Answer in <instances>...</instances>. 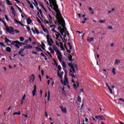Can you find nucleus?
I'll list each match as a JSON object with an SVG mask.
<instances>
[{
	"instance_id": "nucleus-29",
	"label": "nucleus",
	"mask_w": 124,
	"mask_h": 124,
	"mask_svg": "<svg viewBox=\"0 0 124 124\" xmlns=\"http://www.w3.org/2000/svg\"><path fill=\"white\" fill-rule=\"evenodd\" d=\"M25 48L26 49H31V48H32V46L31 45H28V46H25Z\"/></svg>"
},
{
	"instance_id": "nucleus-35",
	"label": "nucleus",
	"mask_w": 124,
	"mask_h": 124,
	"mask_svg": "<svg viewBox=\"0 0 124 124\" xmlns=\"http://www.w3.org/2000/svg\"><path fill=\"white\" fill-rule=\"evenodd\" d=\"M41 55L42 56V57H43L44 60H45L46 61L47 60V58H46V56H45V55H44V54L42 53H41Z\"/></svg>"
},
{
	"instance_id": "nucleus-54",
	"label": "nucleus",
	"mask_w": 124,
	"mask_h": 124,
	"mask_svg": "<svg viewBox=\"0 0 124 124\" xmlns=\"http://www.w3.org/2000/svg\"><path fill=\"white\" fill-rule=\"evenodd\" d=\"M119 100H120V101H121V102H123L124 103V100L123 98H120L119 99Z\"/></svg>"
},
{
	"instance_id": "nucleus-37",
	"label": "nucleus",
	"mask_w": 124,
	"mask_h": 124,
	"mask_svg": "<svg viewBox=\"0 0 124 124\" xmlns=\"http://www.w3.org/2000/svg\"><path fill=\"white\" fill-rule=\"evenodd\" d=\"M0 22H1L2 23H3L4 24V26H6V23L3 21V20H2V18H0Z\"/></svg>"
},
{
	"instance_id": "nucleus-1",
	"label": "nucleus",
	"mask_w": 124,
	"mask_h": 124,
	"mask_svg": "<svg viewBox=\"0 0 124 124\" xmlns=\"http://www.w3.org/2000/svg\"><path fill=\"white\" fill-rule=\"evenodd\" d=\"M50 5L51 7H53V9L56 12V15H55L54 12L51 10L50 8H48L49 10L52 12V14L54 16H56V18L58 22H56V25H58L59 27L58 29L61 32V34L56 35V36H54V38H55V43L57 46L58 47H60L62 50L63 49V46L62 45V40L63 42L65 43L67 41V39L69 38V33L66 31V28H65V22L62 17V15H61V12L58 9V6L56 3L55 0H49Z\"/></svg>"
},
{
	"instance_id": "nucleus-42",
	"label": "nucleus",
	"mask_w": 124,
	"mask_h": 124,
	"mask_svg": "<svg viewBox=\"0 0 124 124\" xmlns=\"http://www.w3.org/2000/svg\"><path fill=\"white\" fill-rule=\"evenodd\" d=\"M37 21L38 23L41 25H41H42V22H41V21H40V20H39V19L38 18H37Z\"/></svg>"
},
{
	"instance_id": "nucleus-32",
	"label": "nucleus",
	"mask_w": 124,
	"mask_h": 124,
	"mask_svg": "<svg viewBox=\"0 0 124 124\" xmlns=\"http://www.w3.org/2000/svg\"><path fill=\"white\" fill-rule=\"evenodd\" d=\"M35 49L37 52H40V51L42 52V50L38 47H36Z\"/></svg>"
},
{
	"instance_id": "nucleus-63",
	"label": "nucleus",
	"mask_w": 124,
	"mask_h": 124,
	"mask_svg": "<svg viewBox=\"0 0 124 124\" xmlns=\"http://www.w3.org/2000/svg\"><path fill=\"white\" fill-rule=\"evenodd\" d=\"M22 116H23V117H25V118H28V115H26L25 114H22Z\"/></svg>"
},
{
	"instance_id": "nucleus-7",
	"label": "nucleus",
	"mask_w": 124,
	"mask_h": 124,
	"mask_svg": "<svg viewBox=\"0 0 124 124\" xmlns=\"http://www.w3.org/2000/svg\"><path fill=\"white\" fill-rule=\"evenodd\" d=\"M46 39H47V44L49 45V46H53V44H54V41H53V39H52V38L51 37V36H50V35H46Z\"/></svg>"
},
{
	"instance_id": "nucleus-26",
	"label": "nucleus",
	"mask_w": 124,
	"mask_h": 124,
	"mask_svg": "<svg viewBox=\"0 0 124 124\" xmlns=\"http://www.w3.org/2000/svg\"><path fill=\"white\" fill-rule=\"evenodd\" d=\"M15 23H16L17 24H20V25H21V26H22L23 27H24V24H23L22 23H21V22L18 21V20H17V19H15Z\"/></svg>"
},
{
	"instance_id": "nucleus-62",
	"label": "nucleus",
	"mask_w": 124,
	"mask_h": 124,
	"mask_svg": "<svg viewBox=\"0 0 124 124\" xmlns=\"http://www.w3.org/2000/svg\"><path fill=\"white\" fill-rule=\"evenodd\" d=\"M27 30H28V31H31V28H30V27H28Z\"/></svg>"
},
{
	"instance_id": "nucleus-27",
	"label": "nucleus",
	"mask_w": 124,
	"mask_h": 124,
	"mask_svg": "<svg viewBox=\"0 0 124 124\" xmlns=\"http://www.w3.org/2000/svg\"><path fill=\"white\" fill-rule=\"evenodd\" d=\"M60 92H61V93H65L64 87L63 88L60 87Z\"/></svg>"
},
{
	"instance_id": "nucleus-30",
	"label": "nucleus",
	"mask_w": 124,
	"mask_h": 124,
	"mask_svg": "<svg viewBox=\"0 0 124 124\" xmlns=\"http://www.w3.org/2000/svg\"><path fill=\"white\" fill-rule=\"evenodd\" d=\"M51 93H50V91H48V95H47V100L49 101L50 100V95Z\"/></svg>"
},
{
	"instance_id": "nucleus-64",
	"label": "nucleus",
	"mask_w": 124,
	"mask_h": 124,
	"mask_svg": "<svg viewBox=\"0 0 124 124\" xmlns=\"http://www.w3.org/2000/svg\"><path fill=\"white\" fill-rule=\"evenodd\" d=\"M11 109H12V107H10L9 108H8V110H11Z\"/></svg>"
},
{
	"instance_id": "nucleus-17",
	"label": "nucleus",
	"mask_w": 124,
	"mask_h": 124,
	"mask_svg": "<svg viewBox=\"0 0 124 124\" xmlns=\"http://www.w3.org/2000/svg\"><path fill=\"white\" fill-rule=\"evenodd\" d=\"M48 50L52 54H55V49H54L53 47H48Z\"/></svg>"
},
{
	"instance_id": "nucleus-49",
	"label": "nucleus",
	"mask_w": 124,
	"mask_h": 124,
	"mask_svg": "<svg viewBox=\"0 0 124 124\" xmlns=\"http://www.w3.org/2000/svg\"><path fill=\"white\" fill-rule=\"evenodd\" d=\"M72 56L71 55H70L69 56V60L70 62H71V61H72Z\"/></svg>"
},
{
	"instance_id": "nucleus-58",
	"label": "nucleus",
	"mask_w": 124,
	"mask_h": 124,
	"mask_svg": "<svg viewBox=\"0 0 124 124\" xmlns=\"http://www.w3.org/2000/svg\"><path fill=\"white\" fill-rule=\"evenodd\" d=\"M32 54H34V55H37V52L35 51H32Z\"/></svg>"
},
{
	"instance_id": "nucleus-14",
	"label": "nucleus",
	"mask_w": 124,
	"mask_h": 124,
	"mask_svg": "<svg viewBox=\"0 0 124 124\" xmlns=\"http://www.w3.org/2000/svg\"><path fill=\"white\" fill-rule=\"evenodd\" d=\"M94 40V38L93 37H88L87 38V41L89 43H91V42H93Z\"/></svg>"
},
{
	"instance_id": "nucleus-61",
	"label": "nucleus",
	"mask_w": 124,
	"mask_h": 124,
	"mask_svg": "<svg viewBox=\"0 0 124 124\" xmlns=\"http://www.w3.org/2000/svg\"><path fill=\"white\" fill-rule=\"evenodd\" d=\"M50 80H48L47 81V85L49 86V85H50Z\"/></svg>"
},
{
	"instance_id": "nucleus-6",
	"label": "nucleus",
	"mask_w": 124,
	"mask_h": 124,
	"mask_svg": "<svg viewBox=\"0 0 124 124\" xmlns=\"http://www.w3.org/2000/svg\"><path fill=\"white\" fill-rule=\"evenodd\" d=\"M68 66H70V72L71 73H75V71L77 70L78 69V66L76 64H72V63H69Z\"/></svg>"
},
{
	"instance_id": "nucleus-20",
	"label": "nucleus",
	"mask_w": 124,
	"mask_h": 124,
	"mask_svg": "<svg viewBox=\"0 0 124 124\" xmlns=\"http://www.w3.org/2000/svg\"><path fill=\"white\" fill-rule=\"evenodd\" d=\"M41 27L44 32H48V30L47 29L44 28V26H43V25L41 24Z\"/></svg>"
},
{
	"instance_id": "nucleus-10",
	"label": "nucleus",
	"mask_w": 124,
	"mask_h": 124,
	"mask_svg": "<svg viewBox=\"0 0 124 124\" xmlns=\"http://www.w3.org/2000/svg\"><path fill=\"white\" fill-rule=\"evenodd\" d=\"M95 118L97 119V120H99V121H103V120H105V118L103 116H96Z\"/></svg>"
},
{
	"instance_id": "nucleus-59",
	"label": "nucleus",
	"mask_w": 124,
	"mask_h": 124,
	"mask_svg": "<svg viewBox=\"0 0 124 124\" xmlns=\"http://www.w3.org/2000/svg\"><path fill=\"white\" fill-rule=\"evenodd\" d=\"M43 93V92L42 91V90L40 91V93H41V96H42Z\"/></svg>"
},
{
	"instance_id": "nucleus-36",
	"label": "nucleus",
	"mask_w": 124,
	"mask_h": 124,
	"mask_svg": "<svg viewBox=\"0 0 124 124\" xmlns=\"http://www.w3.org/2000/svg\"><path fill=\"white\" fill-rule=\"evenodd\" d=\"M112 72L113 75H116V69L114 68H112Z\"/></svg>"
},
{
	"instance_id": "nucleus-8",
	"label": "nucleus",
	"mask_w": 124,
	"mask_h": 124,
	"mask_svg": "<svg viewBox=\"0 0 124 124\" xmlns=\"http://www.w3.org/2000/svg\"><path fill=\"white\" fill-rule=\"evenodd\" d=\"M5 30L6 31H7L8 32H9V33H11V34H14V28L10 27H7V26H5Z\"/></svg>"
},
{
	"instance_id": "nucleus-22",
	"label": "nucleus",
	"mask_w": 124,
	"mask_h": 124,
	"mask_svg": "<svg viewBox=\"0 0 124 124\" xmlns=\"http://www.w3.org/2000/svg\"><path fill=\"white\" fill-rule=\"evenodd\" d=\"M106 85L108 87V88L110 92V93L111 94H113V91H112V89H111V88H110V86H109L107 83H106Z\"/></svg>"
},
{
	"instance_id": "nucleus-21",
	"label": "nucleus",
	"mask_w": 124,
	"mask_h": 124,
	"mask_svg": "<svg viewBox=\"0 0 124 124\" xmlns=\"http://www.w3.org/2000/svg\"><path fill=\"white\" fill-rule=\"evenodd\" d=\"M120 62H121V60H115V61L114 62V64H115V65H118V64H119V63H120Z\"/></svg>"
},
{
	"instance_id": "nucleus-9",
	"label": "nucleus",
	"mask_w": 124,
	"mask_h": 124,
	"mask_svg": "<svg viewBox=\"0 0 124 124\" xmlns=\"http://www.w3.org/2000/svg\"><path fill=\"white\" fill-rule=\"evenodd\" d=\"M37 92V90L36 89V85H34V88L32 91V97H34V96H36V92Z\"/></svg>"
},
{
	"instance_id": "nucleus-60",
	"label": "nucleus",
	"mask_w": 124,
	"mask_h": 124,
	"mask_svg": "<svg viewBox=\"0 0 124 124\" xmlns=\"http://www.w3.org/2000/svg\"><path fill=\"white\" fill-rule=\"evenodd\" d=\"M3 68L5 72H6V70H7V69L6 68V67H4Z\"/></svg>"
},
{
	"instance_id": "nucleus-19",
	"label": "nucleus",
	"mask_w": 124,
	"mask_h": 124,
	"mask_svg": "<svg viewBox=\"0 0 124 124\" xmlns=\"http://www.w3.org/2000/svg\"><path fill=\"white\" fill-rule=\"evenodd\" d=\"M61 110L62 113H64V114H66L67 110H66V108H63V107H61Z\"/></svg>"
},
{
	"instance_id": "nucleus-39",
	"label": "nucleus",
	"mask_w": 124,
	"mask_h": 124,
	"mask_svg": "<svg viewBox=\"0 0 124 124\" xmlns=\"http://www.w3.org/2000/svg\"><path fill=\"white\" fill-rule=\"evenodd\" d=\"M50 28H51L52 29H51V31H54L55 28H56V26L55 25L51 26Z\"/></svg>"
},
{
	"instance_id": "nucleus-31",
	"label": "nucleus",
	"mask_w": 124,
	"mask_h": 124,
	"mask_svg": "<svg viewBox=\"0 0 124 124\" xmlns=\"http://www.w3.org/2000/svg\"><path fill=\"white\" fill-rule=\"evenodd\" d=\"M15 115H21V111H19L18 112H14L13 114V115L15 116Z\"/></svg>"
},
{
	"instance_id": "nucleus-3",
	"label": "nucleus",
	"mask_w": 124,
	"mask_h": 124,
	"mask_svg": "<svg viewBox=\"0 0 124 124\" xmlns=\"http://www.w3.org/2000/svg\"><path fill=\"white\" fill-rule=\"evenodd\" d=\"M4 41L6 43H10L12 45H14L15 43L16 44L15 46L17 49L20 48V46H22V43L20 42L19 41H11L7 39V38L5 37L4 39Z\"/></svg>"
},
{
	"instance_id": "nucleus-40",
	"label": "nucleus",
	"mask_w": 124,
	"mask_h": 124,
	"mask_svg": "<svg viewBox=\"0 0 124 124\" xmlns=\"http://www.w3.org/2000/svg\"><path fill=\"white\" fill-rule=\"evenodd\" d=\"M16 7L17 8V9L19 10L20 13H22V9H21V8H20V7H19V6L16 5Z\"/></svg>"
},
{
	"instance_id": "nucleus-12",
	"label": "nucleus",
	"mask_w": 124,
	"mask_h": 124,
	"mask_svg": "<svg viewBox=\"0 0 124 124\" xmlns=\"http://www.w3.org/2000/svg\"><path fill=\"white\" fill-rule=\"evenodd\" d=\"M62 75H63V72L61 73L60 71L57 72V76L60 78V79H62Z\"/></svg>"
},
{
	"instance_id": "nucleus-18",
	"label": "nucleus",
	"mask_w": 124,
	"mask_h": 124,
	"mask_svg": "<svg viewBox=\"0 0 124 124\" xmlns=\"http://www.w3.org/2000/svg\"><path fill=\"white\" fill-rule=\"evenodd\" d=\"M27 1L28 4H29L30 5L31 8L32 9H34V7H33V5L31 3V2H30V0H26Z\"/></svg>"
},
{
	"instance_id": "nucleus-56",
	"label": "nucleus",
	"mask_w": 124,
	"mask_h": 124,
	"mask_svg": "<svg viewBox=\"0 0 124 124\" xmlns=\"http://www.w3.org/2000/svg\"><path fill=\"white\" fill-rule=\"evenodd\" d=\"M0 45H1V46L5 47L4 44H3V43H0Z\"/></svg>"
},
{
	"instance_id": "nucleus-41",
	"label": "nucleus",
	"mask_w": 124,
	"mask_h": 124,
	"mask_svg": "<svg viewBox=\"0 0 124 124\" xmlns=\"http://www.w3.org/2000/svg\"><path fill=\"white\" fill-rule=\"evenodd\" d=\"M58 71H59L60 72H61V71L62 70V67L60 65H58Z\"/></svg>"
},
{
	"instance_id": "nucleus-13",
	"label": "nucleus",
	"mask_w": 124,
	"mask_h": 124,
	"mask_svg": "<svg viewBox=\"0 0 124 124\" xmlns=\"http://www.w3.org/2000/svg\"><path fill=\"white\" fill-rule=\"evenodd\" d=\"M34 75H32L31 77H30V82L31 83H32L33 82V81H34Z\"/></svg>"
},
{
	"instance_id": "nucleus-43",
	"label": "nucleus",
	"mask_w": 124,
	"mask_h": 124,
	"mask_svg": "<svg viewBox=\"0 0 124 124\" xmlns=\"http://www.w3.org/2000/svg\"><path fill=\"white\" fill-rule=\"evenodd\" d=\"M105 22H106V20H100L99 21V23H100L101 24H103V23H105Z\"/></svg>"
},
{
	"instance_id": "nucleus-15",
	"label": "nucleus",
	"mask_w": 124,
	"mask_h": 124,
	"mask_svg": "<svg viewBox=\"0 0 124 124\" xmlns=\"http://www.w3.org/2000/svg\"><path fill=\"white\" fill-rule=\"evenodd\" d=\"M18 54L21 57H24V56H25V54H24V49H20V50L19 51Z\"/></svg>"
},
{
	"instance_id": "nucleus-33",
	"label": "nucleus",
	"mask_w": 124,
	"mask_h": 124,
	"mask_svg": "<svg viewBox=\"0 0 124 124\" xmlns=\"http://www.w3.org/2000/svg\"><path fill=\"white\" fill-rule=\"evenodd\" d=\"M6 1L8 5H12V3L9 0H6Z\"/></svg>"
},
{
	"instance_id": "nucleus-57",
	"label": "nucleus",
	"mask_w": 124,
	"mask_h": 124,
	"mask_svg": "<svg viewBox=\"0 0 124 124\" xmlns=\"http://www.w3.org/2000/svg\"><path fill=\"white\" fill-rule=\"evenodd\" d=\"M41 73H42V76H44V71L42 70Z\"/></svg>"
},
{
	"instance_id": "nucleus-51",
	"label": "nucleus",
	"mask_w": 124,
	"mask_h": 124,
	"mask_svg": "<svg viewBox=\"0 0 124 124\" xmlns=\"http://www.w3.org/2000/svg\"><path fill=\"white\" fill-rule=\"evenodd\" d=\"M13 15L14 16H16V12H15V11H12Z\"/></svg>"
},
{
	"instance_id": "nucleus-47",
	"label": "nucleus",
	"mask_w": 124,
	"mask_h": 124,
	"mask_svg": "<svg viewBox=\"0 0 124 124\" xmlns=\"http://www.w3.org/2000/svg\"><path fill=\"white\" fill-rule=\"evenodd\" d=\"M44 1L46 2V4H47V7H49V6L50 5L49 2L46 1V0H44Z\"/></svg>"
},
{
	"instance_id": "nucleus-28",
	"label": "nucleus",
	"mask_w": 124,
	"mask_h": 124,
	"mask_svg": "<svg viewBox=\"0 0 124 124\" xmlns=\"http://www.w3.org/2000/svg\"><path fill=\"white\" fill-rule=\"evenodd\" d=\"M74 88H78V87H79V83L77 82L76 83H74Z\"/></svg>"
},
{
	"instance_id": "nucleus-38",
	"label": "nucleus",
	"mask_w": 124,
	"mask_h": 124,
	"mask_svg": "<svg viewBox=\"0 0 124 124\" xmlns=\"http://www.w3.org/2000/svg\"><path fill=\"white\" fill-rule=\"evenodd\" d=\"M47 56H49L50 58H52V55H51V53L49 51H46V54Z\"/></svg>"
},
{
	"instance_id": "nucleus-23",
	"label": "nucleus",
	"mask_w": 124,
	"mask_h": 124,
	"mask_svg": "<svg viewBox=\"0 0 124 124\" xmlns=\"http://www.w3.org/2000/svg\"><path fill=\"white\" fill-rule=\"evenodd\" d=\"M88 9L90 11V14H94L93 9L92 7H90Z\"/></svg>"
},
{
	"instance_id": "nucleus-55",
	"label": "nucleus",
	"mask_w": 124,
	"mask_h": 124,
	"mask_svg": "<svg viewBox=\"0 0 124 124\" xmlns=\"http://www.w3.org/2000/svg\"><path fill=\"white\" fill-rule=\"evenodd\" d=\"M11 9L12 11H15V9H14V7H11Z\"/></svg>"
},
{
	"instance_id": "nucleus-24",
	"label": "nucleus",
	"mask_w": 124,
	"mask_h": 124,
	"mask_svg": "<svg viewBox=\"0 0 124 124\" xmlns=\"http://www.w3.org/2000/svg\"><path fill=\"white\" fill-rule=\"evenodd\" d=\"M61 63H62L63 69H64V68H66V64L65 63V62L62 61V62H61Z\"/></svg>"
},
{
	"instance_id": "nucleus-4",
	"label": "nucleus",
	"mask_w": 124,
	"mask_h": 124,
	"mask_svg": "<svg viewBox=\"0 0 124 124\" xmlns=\"http://www.w3.org/2000/svg\"><path fill=\"white\" fill-rule=\"evenodd\" d=\"M60 82L61 84L63 85V86H65L68 90L70 89V86H69V81H68V79H67V72L66 71H65L64 81L62 79H61Z\"/></svg>"
},
{
	"instance_id": "nucleus-2",
	"label": "nucleus",
	"mask_w": 124,
	"mask_h": 124,
	"mask_svg": "<svg viewBox=\"0 0 124 124\" xmlns=\"http://www.w3.org/2000/svg\"><path fill=\"white\" fill-rule=\"evenodd\" d=\"M40 5H41V7L44 9V10L45 11L46 16L48 19V21H47L46 20H45L43 18L44 16H43V13H42V11L41 10H39V12L37 13V15L38 17L42 20V22L46 25V26H50L53 22H52V20H53V17L51 16L50 15V13L47 11V10L45 8V7L43 5V4L42 3L40 2L39 3Z\"/></svg>"
},
{
	"instance_id": "nucleus-46",
	"label": "nucleus",
	"mask_w": 124,
	"mask_h": 124,
	"mask_svg": "<svg viewBox=\"0 0 124 124\" xmlns=\"http://www.w3.org/2000/svg\"><path fill=\"white\" fill-rule=\"evenodd\" d=\"M5 18L6 20L8 22L9 21V19H8V17L7 16V15H5Z\"/></svg>"
},
{
	"instance_id": "nucleus-50",
	"label": "nucleus",
	"mask_w": 124,
	"mask_h": 124,
	"mask_svg": "<svg viewBox=\"0 0 124 124\" xmlns=\"http://www.w3.org/2000/svg\"><path fill=\"white\" fill-rule=\"evenodd\" d=\"M15 31V32H16V33H20V31H19L18 30H14V32Z\"/></svg>"
},
{
	"instance_id": "nucleus-44",
	"label": "nucleus",
	"mask_w": 124,
	"mask_h": 124,
	"mask_svg": "<svg viewBox=\"0 0 124 124\" xmlns=\"http://www.w3.org/2000/svg\"><path fill=\"white\" fill-rule=\"evenodd\" d=\"M20 41L23 42L25 40V38H24L23 37H20L19 38Z\"/></svg>"
},
{
	"instance_id": "nucleus-16",
	"label": "nucleus",
	"mask_w": 124,
	"mask_h": 124,
	"mask_svg": "<svg viewBox=\"0 0 124 124\" xmlns=\"http://www.w3.org/2000/svg\"><path fill=\"white\" fill-rule=\"evenodd\" d=\"M27 22L28 25H31V24H32V20H31L30 18H27Z\"/></svg>"
},
{
	"instance_id": "nucleus-11",
	"label": "nucleus",
	"mask_w": 124,
	"mask_h": 124,
	"mask_svg": "<svg viewBox=\"0 0 124 124\" xmlns=\"http://www.w3.org/2000/svg\"><path fill=\"white\" fill-rule=\"evenodd\" d=\"M31 31L32 32L34 33V34H35L36 33L37 34H39V31H38V29L37 28H35L34 30L32 28Z\"/></svg>"
},
{
	"instance_id": "nucleus-45",
	"label": "nucleus",
	"mask_w": 124,
	"mask_h": 124,
	"mask_svg": "<svg viewBox=\"0 0 124 124\" xmlns=\"http://www.w3.org/2000/svg\"><path fill=\"white\" fill-rule=\"evenodd\" d=\"M26 94H24L23 96V97H22V100H26Z\"/></svg>"
},
{
	"instance_id": "nucleus-53",
	"label": "nucleus",
	"mask_w": 124,
	"mask_h": 124,
	"mask_svg": "<svg viewBox=\"0 0 124 124\" xmlns=\"http://www.w3.org/2000/svg\"><path fill=\"white\" fill-rule=\"evenodd\" d=\"M78 102H81V97H80V96H78Z\"/></svg>"
},
{
	"instance_id": "nucleus-25",
	"label": "nucleus",
	"mask_w": 124,
	"mask_h": 124,
	"mask_svg": "<svg viewBox=\"0 0 124 124\" xmlns=\"http://www.w3.org/2000/svg\"><path fill=\"white\" fill-rule=\"evenodd\" d=\"M41 47L43 50H45V44H44V43L41 42Z\"/></svg>"
},
{
	"instance_id": "nucleus-48",
	"label": "nucleus",
	"mask_w": 124,
	"mask_h": 124,
	"mask_svg": "<svg viewBox=\"0 0 124 124\" xmlns=\"http://www.w3.org/2000/svg\"><path fill=\"white\" fill-rule=\"evenodd\" d=\"M34 1H35V3L34 4V5L36 7H37V5H38L37 2L36 1H35V0H34Z\"/></svg>"
},
{
	"instance_id": "nucleus-52",
	"label": "nucleus",
	"mask_w": 124,
	"mask_h": 124,
	"mask_svg": "<svg viewBox=\"0 0 124 124\" xmlns=\"http://www.w3.org/2000/svg\"><path fill=\"white\" fill-rule=\"evenodd\" d=\"M108 30H113V27H112V26H108Z\"/></svg>"
},
{
	"instance_id": "nucleus-34",
	"label": "nucleus",
	"mask_w": 124,
	"mask_h": 124,
	"mask_svg": "<svg viewBox=\"0 0 124 124\" xmlns=\"http://www.w3.org/2000/svg\"><path fill=\"white\" fill-rule=\"evenodd\" d=\"M6 51H7V52H11V48L8 46L6 47Z\"/></svg>"
},
{
	"instance_id": "nucleus-5",
	"label": "nucleus",
	"mask_w": 124,
	"mask_h": 124,
	"mask_svg": "<svg viewBox=\"0 0 124 124\" xmlns=\"http://www.w3.org/2000/svg\"><path fill=\"white\" fill-rule=\"evenodd\" d=\"M53 48L54 51L56 52V54H57V57L59 62L62 63V53H61V52H60V50H59L58 47H57L56 46L53 45Z\"/></svg>"
}]
</instances>
